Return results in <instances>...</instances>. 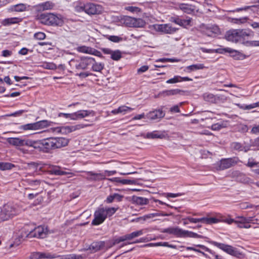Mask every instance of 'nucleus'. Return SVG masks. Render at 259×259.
Instances as JSON below:
<instances>
[{
    "mask_svg": "<svg viewBox=\"0 0 259 259\" xmlns=\"http://www.w3.org/2000/svg\"><path fill=\"white\" fill-rule=\"evenodd\" d=\"M69 140L63 137H50L38 140H33V148L39 152L49 153L56 149L68 145Z\"/></svg>",
    "mask_w": 259,
    "mask_h": 259,
    "instance_id": "1",
    "label": "nucleus"
},
{
    "mask_svg": "<svg viewBox=\"0 0 259 259\" xmlns=\"http://www.w3.org/2000/svg\"><path fill=\"white\" fill-rule=\"evenodd\" d=\"M36 20L40 23L48 26H59L62 24L61 19L54 13H39L35 16Z\"/></svg>",
    "mask_w": 259,
    "mask_h": 259,
    "instance_id": "2",
    "label": "nucleus"
},
{
    "mask_svg": "<svg viewBox=\"0 0 259 259\" xmlns=\"http://www.w3.org/2000/svg\"><path fill=\"white\" fill-rule=\"evenodd\" d=\"M162 233H168L169 234L174 235L178 237H192V238H202V237L197 233L184 230L179 227H169L163 229L161 231Z\"/></svg>",
    "mask_w": 259,
    "mask_h": 259,
    "instance_id": "3",
    "label": "nucleus"
},
{
    "mask_svg": "<svg viewBox=\"0 0 259 259\" xmlns=\"http://www.w3.org/2000/svg\"><path fill=\"white\" fill-rule=\"evenodd\" d=\"M75 10L78 12L84 11L89 15H96L101 14L103 10L101 6L89 3L76 6Z\"/></svg>",
    "mask_w": 259,
    "mask_h": 259,
    "instance_id": "4",
    "label": "nucleus"
},
{
    "mask_svg": "<svg viewBox=\"0 0 259 259\" xmlns=\"http://www.w3.org/2000/svg\"><path fill=\"white\" fill-rule=\"evenodd\" d=\"M7 143L17 148L26 146L33 148V140L25 137L8 138L6 139Z\"/></svg>",
    "mask_w": 259,
    "mask_h": 259,
    "instance_id": "5",
    "label": "nucleus"
},
{
    "mask_svg": "<svg viewBox=\"0 0 259 259\" xmlns=\"http://www.w3.org/2000/svg\"><path fill=\"white\" fill-rule=\"evenodd\" d=\"M53 232L50 231L48 227L46 226H39L35 227L33 230L30 231L28 234H26V237L37 238H45L49 234L53 233Z\"/></svg>",
    "mask_w": 259,
    "mask_h": 259,
    "instance_id": "6",
    "label": "nucleus"
},
{
    "mask_svg": "<svg viewBox=\"0 0 259 259\" xmlns=\"http://www.w3.org/2000/svg\"><path fill=\"white\" fill-rule=\"evenodd\" d=\"M17 213L18 211L14 206L5 204L0 210V223L9 220Z\"/></svg>",
    "mask_w": 259,
    "mask_h": 259,
    "instance_id": "7",
    "label": "nucleus"
},
{
    "mask_svg": "<svg viewBox=\"0 0 259 259\" xmlns=\"http://www.w3.org/2000/svg\"><path fill=\"white\" fill-rule=\"evenodd\" d=\"M239 161L237 157L223 158L216 164L215 168L218 170H223L236 165Z\"/></svg>",
    "mask_w": 259,
    "mask_h": 259,
    "instance_id": "8",
    "label": "nucleus"
},
{
    "mask_svg": "<svg viewBox=\"0 0 259 259\" xmlns=\"http://www.w3.org/2000/svg\"><path fill=\"white\" fill-rule=\"evenodd\" d=\"M213 244L233 256L239 258L242 255V253L241 252L232 246L217 242H213Z\"/></svg>",
    "mask_w": 259,
    "mask_h": 259,
    "instance_id": "9",
    "label": "nucleus"
},
{
    "mask_svg": "<svg viewBox=\"0 0 259 259\" xmlns=\"http://www.w3.org/2000/svg\"><path fill=\"white\" fill-rule=\"evenodd\" d=\"M122 20L126 26L130 27L143 28L146 25L145 21L143 19L127 16H124Z\"/></svg>",
    "mask_w": 259,
    "mask_h": 259,
    "instance_id": "10",
    "label": "nucleus"
},
{
    "mask_svg": "<svg viewBox=\"0 0 259 259\" xmlns=\"http://www.w3.org/2000/svg\"><path fill=\"white\" fill-rule=\"evenodd\" d=\"M153 27L155 30L165 34H173L179 29L172 27L169 24H154Z\"/></svg>",
    "mask_w": 259,
    "mask_h": 259,
    "instance_id": "11",
    "label": "nucleus"
},
{
    "mask_svg": "<svg viewBox=\"0 0 259 259\" xmlns=\"http://www.w3.org/2000/svg\"><path fill=\"white\" fill-rule=\"evenodd\" d=\"M163 107L164 106H162L159 109L150 111L146 114V118L151 120H158V121H159L165 115V112L163 110Z\"/></svg>",
    "mask_w": 259,
    "mask_h": 259,
    "instance_id": "12",
    "label": "nucleus"
},
{
    "mask_svg": "<svg viewBox=\"0 0 259 259\" xmlns=\"http://www.w3.org/2000/svg\"><path fill=\"white\" fill-rule=\"evenodd\" d=\"M104 208H99L94 213V219L92 221L93 225H99L102 224L106 219Z\"/></svg>",
    "mask_w": 259,
    "mask_h": 259,
    "instance_id": "13",
    "label": "nucleus"
},
{
    "mask_svg": "<svg viewBox=\"0 0 259 259\" xmlns=\"http://www.w3.org/2000/svg\"><path fill=\"white\" fill-rule=\"evenodd\" d=\"M94 61V58L92 57H81L80 61L75 64V68L77 69L84 70L87 68L88 66L91 65L92 63Z\"/></svg>",
    "mask_w": 259,
    "mask_h": 259,
    "instance_id": "14",
    "label": "nucleus"
},
{
    "mask_svg": "<svg viewBox=\"0 0 259 259\" xmlns=\"http://www.w3.org/2000/svg\"><path fill=\"white\" fill-rule=\"evenodd\" d=\"M225 37L230 41L234 42H240L238 29H231L226 32Z\"/></svg>",
    "mask_w": 259,
    "mask_h": 259,
    "instance_id": "15",
    "label": "nucleus"
},
{
    "mask_svg": "<svg viewBox=\"0 0 259 259\" xmlns=\"http://www.w3.org/2000/svg\"><path fill=\"white\" fill-rule=\"evenodd\" d=\"M171 22L182 26L184 28H187L188 26H191V18L188 19H181L179 17H172L171 18Z\"/></svg>",
    "mask_w": 259,
    "mask_h": 259,
    "instance_id": "16",
    "label": "nucleus"
},
{
    "mask_svg": "<svg viewBox=\"0 0 259 259\" xmlns=\"http://www.w3.org/2000/svg\"><path fill=\"white\" fill-rule=\"evenodd\" d=\"M104 241H97L93 242L85 250H91L92 252H97L103 248L105 246Z\"/></svg>",
    "mask_w": 259,
    "mask_h": 259,
    "instance_id": "17",
    "label": "nucleus"
},
{
    "mask_svg": "<svg viewBox=\"0 0 259 259\" xmlns=\"http://www.w3.org/2000/svg\"><path fill=\"white\" fill-rule=\"evenodd\" d=\"M233 177L238 182L242 183H248L249 182V178L247 177L245 174L240 172L239 171L236 170L232 172Z\"/></svg>",
    "mask_w": 259,
    "mask_h": 259,
    "instance_id": "18",
    "label": "nucleus"
},
{
    "mask_svg": "<svg viewBox=\"0 0 259 259\" xmlns=\"http://www.w3.org/2000/svg\"><path fill=\"white\" fill-rule=\"evenodd\" d=\"M143 136L144 138L152 139H162L165 137L164 134L163 133L157 131L147 133L146 135H143Z\"/></svg>",
    "mask_w": 259,
    "mask_h": 259,
    "instance_id": "19",
    "label": "nucleus"
},
{
    "mask_svg": "<svg viewBox=\"0 0 259 259\" xmlns=\"http://www.w3.org/2000/svg\"><path fill=\"white\" fill-rule=\"evenodd\" d=\"M50 130L53 133H62L63 134H67L72 132L71 126L53 127L51 128Z\"/></svg>",
    "mask_w": 259,
    "mask_h": 259,
    "instance_id": "20",
    "label": "nucleus"
},
{
    "mask_svg": "<svg viewBox=\"0 0 259 259\" xmlns=\"http://www.w3.org/2000/svg\"><path fill=\"white\" fill-rule=\"evenodd\" d=\"M240 42L245 39V37H252L254 36V32L250 29H238Z\"/></svg>",
    "mask_w": 259,
    "mask_h": 259,
    "instance_id": "21",
    "label": "nucleus"
},
{
    "mask_svg": "<svg viewBox=\"0 0 259 259\" xmlns=\"http://www.w3.org/2000/svg\"><path fill=\"white\" fill-rule=\"evenodd\" d=\"M87 174L90 178L88 179L91 181H99L105 179V175L101 173H95L93 171H88Z\"/></svg>",
    "mask_w": 259,
    "mask_h": 259,
    "instance_id": "22",
    "label": "nucleus"
},
{
    "mask_svg": "<svg viewBox=\"0 0 259 259\" xmlns=\"http://www.w3.org/2000/svg\"><path fill=\"white\" fill-rule=\"evenodd\" d=\"M193 79L188 77H181L180 76H175L172 78L167 80V83H175L181 81H192Z\"/></svg>",
    "mask_w": 259,
    "mask_h": 259,
    "instance_id": "23",
    "label": "nucleus"
},
{
    "mask_svg": "<svg viewBox=\"0 0 259 259\" xmlns=\"http://www.w3.org/2000/svg\"><path fill=\"white\" fill-rule=\"evenodd\" d=\"M92 111L90 110H79L77 112L73 113L74 118L73 120H78L82 119L89 116Z\"/></svg>",
    "mask_w": 259,
    "mask_h": 259,
    "instance_id": "24",
    "label": "nucleus"
},
{
    "mask_svg": "<svg viewBox=\"0 0 259 259\" xmlns=\"http://www.w3.org/2000/svg\"><path fill=\"white\" fill-rule=\"evenodd\" d=\"M179 8L181 10L187 14H191L194 12L195 10V7L194 6L187 4H180Z\"/></svg>",
    "mask_w": 259,
    "mask_h": 259,
    "instance_id": "25",
    "label": "nucleus"
},
{
    "mask_svg": "<svg viewBox=\"0 0 259 259\" xmlns=\"http://www.w3.org/2000/svg\"><path fill=\"white\" fill-rule=\"evenodd\" d=\"M55 5L52 2L47 1L45 3H41L37 6L39 10L45 11L50 10L54 8Z\"/></svg>",
    "mask_w": 259,
    "mask_h": 259,
    "instance_id": "26",
    "label": "nucleus"
},
{
    "mask_svg": "<svg viewBox=\"0 0 259 259\" xmlns=\"http://www.w3.org/2000/svg\"><path fill=\"white\" fill-rule=\"evenodd\" d=\"M198 223L206 224H212L219 222V220L215 218H201L197 219Z\"/></svg>",
    "mask_w": 259,
    "mask_h": 259,
    "instance_id": "27",
    "label": "nucleus"
},
{
    "mask_svg": "<svg viewBox=\"0 0 259 259\" xmlns=\"http://www.w3.org/2000/svg\"><path fill=\"white\" fill-rule=\"evenodd\" d=\"M254 221L253 218L251 217H244L243 216L237 217V220L235 221V224L238 225L253 223Z\"/></svg>",
    "mask_w": 259,
    "mask_h": 259,
    "instance_id": "28",
    "label": "nucleus"
},
{
    "mask_svg": "<svg viewBox=\"0 0 259 259\" xmlns=\"http://www.w3.org/2000/svg\"><path fill=\"white\" fill-rule=\"evenodd\" d=\"M132 201L133 203L139 205L147 204L149 202V200L147 198L136 196H133L132 197Z\"/></svg>",
    "mask_w": 259,
    "mask_h": 259,
    "instance_id": "29",
    "label": "nucleus"
},
{
    "mask_svg": "<svg viewBox=\"0 0 259 259\" xmlns=\"http://www.w3.org/2000/svg\"><path fill=\"white\" fill-rule=\"evenodd\" d=\"M53 122L47 120H43L35 122L36 130L51 126Z\"/></svg>",
    "mask_w": 259,
    "mask_h": 259,
    "instance_id": "30",
    "label": "nucleus"
},
{
    "mask_svg": "<svg viewBox=\"0 0 259 259\" xmlns=\"http://www.w3.org/2000/svg\"><path fill=\"white\" fill-rule=\"evenodd\" d=\"M134 109L126 106H122L118 107V108L113 110L111 112L114 114H118L123 113L125 114L126 112L132 111Z\"/></svg>",
    "mask_w": 259,
    "mask_h": 259,
    "instance_id": "31",
    "label": "nucleus"
},
{
    "mask_svg": "<svg viewBox=\"0 0 259 259\" xmlns=\"http://www.w3.org/2000/svg\"><path fill=\"white\" fill-rule=\"evenodd\" d=\"M172 213H164L160 211H158L155 213H149L147 215H146L144 217V220H146V219H150L156 217H164V216H170L172 215Z\"/></svg>",
    "mask_w": 259,
    "mask_h": 259,
    "instance_id": "32",
    "label": "nucleus"
},
{
    "mask_svg": "<svg viewBox=\"0 0 259 259\" xmlns=\"http://www.w3.org/2000/svg\"><path fill=\"white\" fill-rule=\"evenodd\" d=\"M92 70L94 71L101 72L104 68V64L102 63H98L94 59V61L92 63Z\"/></svg>",
    "mask_w": 259,
    "mask_h": 259,
    "instance_id": "33",
    "label": "nucleus"
},
{
    "mask_svg": "<svg viewBox=\"0 0 259 259\" xmlns=\"http://www.w3.org/2000/svg\"><path fill=\"white\" fill-rule=\"evenodd\" d=\"M204 68L205 66L203 64H193L187 66L185 71H187L188 72H190L197 70L203 69Z\"/></svg>",
    "mask_w": 259,
    "mask_h": 259,
    "instance_id": "34",
    "label": "nucleus"
},
{
    "mask_svg": "<svg viewBox=\"0 0 259 259\" xmlns=\"http://www.w3.org/2000/svg\"><path fill=\"white\" fill-rule=\"evenodd\" d=\"M184 92L182 90H181L180 89H173V90H165L162 92V94L165 95V96H171V95H175L177 94H180L182 93H184Z\"/></svg>",
    "mask_w": 259,
    "mask_h": 259,
    "instance_id": "35",
    "label": "nucleus"
},
{
    "mask_svg": "<svg viewBox=\"0 0 259 259\" xmlns=\"http://www.w3.org/2000/svg\"><path fill=\"white\" fill-rule=\"evenodd\" d=\"M143 234V230H141L139 231L133 232L132 233L126 234L125 239L127 240H131L136 237H139Z\"/></svg>",
    "mask_w": 259,
    "mask_h": 259,
    "instance_id": "36",
    "label": "nucleus"
},
{
    "mask_svg": "<svg viewBox=\"0 0 259 259\" xmlns=\"http://www.w3.org/2000/svg\"><path fill=\"white\" fill-rule=\"evenodd\" d=\"M18 18L16 17L7 18L3 20L2 24L4 26H9L18 22Z\"/></svg>",
    "mask_w": 259,
    "mask_h": 259,
    "instance_id": "37",
    "label": "nucleus"
},
{
    "mask_svg": "<svg viewBox=\"0 0 259 259\" xmlns=\"http://www.w3.org/2000/svg\"><path fill=\"white\" fill-rule=\"evenodd\" d=\"M50 173L53 175H55L56 176H62L65 175L67 174L66 171H64L61 169L60 167L55 166L53 167L50 170Z\"/></svg>",
    "mask_w": 259,
    "mask_h": 259,
    "instance_id": "38",
    "label": "nucleus"
},
{
    "mask_svg": "<svg viewBox=\"0 0 259 259\" xmlns=\"http://www.w3.org/2000/svg\"><path fill=\"white\" fill-rule=\"evenodd\" d=\"M15 167V165L10 162H0V170H10Z\"/></svg>",
    "mask_w": 259,
    "mask_h": 259,
    "instance_id": "39",
    "label": "nucleus"
},
{
    "mask_svg": "<svg viewBox=\"0 0 259 259\" xmlns=\"http://www.w3.org/2000/svg\"><path fill=\"white\" fill-rule=\"evenodd\" d=\"M26 9V6L24 4H19L14 6H13L11 8V10L12 11H16V12H22L25 11Z\"/></svg>",
    "mask_w": 259,
    "mask_h": 259,
    "instance_id": "40",
    "label": "nucleus"
},
{
    "mask_svg": "<svg viewBox=\"0 0 259 259\" xmlns=\"http://www.w3.org/2000/svg\"><path fill=\"white\" fill-rule=\"evenodd\" d=\"M248 20H249L248 17H244L240 18H231V22L233 23L240 24L245 23Z\"/></svg>",
    "mask_w": 259,
    "mask_h": 259,
    "instance_id": "41",
    "label": "nucleus"
},
{
    "mask_svg": "<svg viewBox=\"0 0 259 259\" xmlns=\"http://www.w3.org/2000/svg\"><path fill=\"white\" fill-rule=\"evenodd\" d=\"M203 98L205 101L210 103H214L216 100L215 96L213 94L210 93L204 94L203 95Z\"/></svg>",
    "mask_w": 259,
    "mask_h": 259,
    "instance_id": "42",
    "label": "nucleus"
},
{
    "mask_svg": "<svg viewBox=\"0 0 259 259\" xmlns=\"http://www.w3.org/2000/svg\"><path fill=\"white\" fill-rule=\"evenodd\" d=\"M147 246H164V247H168L172 248H176V246L175 245L169 244L167 242H158L155 244L153 243H149L147 245Z\"/></svg>",
    "mask_w": 259,
    "mask_h": 259,
    "instance_id": "43",
    "label": "nucleus"
},
{
    "mask_svg": "<svg viewBox=\"0 0 259 259\" xmlns=\"http://www.w3.org/2000/svg\"><path fill=\"white\" fill-rule=\"evenodd\" d=\"M121 57V53L119 50L113 51L111 55V59L115 61L119 60Z\"/></svg>",
    "mask_w": 259,
    "mask_h": 259,
    "instance_id": "44",
    "label": "nucleus"
},
{
    "mask_svg": "<svg viewBox=\"0 0 259 259\" xmlns=\"http://www.w3.org/2000/svg\"><path fill=\"white\" fill-rule=\"evenodd\" d=\"M21 129L23 130L24 131L36 130L35 122L22 125L21 126Z\"/></svg>",
    "mask_w": 259,
    "mask_h": 259,
    "instance_id": "45",
    "label": "nucleus"
},
{
    "mask_svg": "<svg viewBox=\"0 0 259 259\" xmlns=\"http://www.w3.org/2000/svg\"><path fill=\"white\" fill-rule=\"evenodd\" d=\"M117 209V208L115 207L105 208L104 211L105 212L106 217L112 215L114 213H115Z\"/></svg>",
    "mask_w": 259,
    "mask_h": 259,
    "instance_id": "46",
    "label": "nucleus"
},
{
    "mask_svg": "<svg viewBox=\"0 0 259 259\" xmlns=\"http://www.w3.org/2000/svg\"><path fill=\"white\" fill-rule=\"evenodd\" d=\"M76 50L79 52L90 54L91 50V47L83 46L77 47Z\"/></svg>",
    "mask_w": 259,
    "mask_h": 259,
    "instance_id": "47",
    "label": "nucleus"
},
{
    "mask_svg": "<svg viewBox=\"0 0 259 259\" xmlns=\"http://www.w3.org/2000/svg\"><path fill=\"white\" fill-rule=\"evenodd\" d=\"M219 31V28L218 27H213L212 28L208 29L207 30L205 34L208 36H211L213 33L217 34Z\"/></svg>",
    "mask_w": 259,
    "mask_h": 259,
    "instance_id": "48",
    "label": "nucleus"
},
{
    "mask_svg": "<svg viewBox=\"0 0 259 259\" xmlns=\"http://www.w3.org/2000/svg\"><path fill=\"white\" fill-rule=\"evenodd\" d=\"M257 3L258 4V5H253V6H245V7H242V8H237L236 9L232 11V12H240V11H246V10H248V9H250L251 8H252V7H259V0H258Z\"/></svg>",
    "mask_w": 259,
    "mask_h": 259,
    "instance_id": "49",
    "label": "nucleus"
},
{
    "mask_svg": "<svg viewBox=\"0 0 259 259\" xmlns=\"http://www.w3.org/2000/svg\"><path fill=\"white\" fill-rule=\"evenodd\" d=\"M127 240L125 239V235L119 237L117 238L113 239L112 240V245H115L117 244H118L121 242H123L124 241Z\"/></svg>",
    "mask_w": 259,
    "mask_h": 259,
    "instance_id": "50",
    "label": "nucleus"
},
{
    "mask_svg": "<svg viewBox=\"0 0 259 259\" xmlns=\"http://www.w3.org/2000/svg\"><path fill=\"white\" fill-rule=\"evenodd\" d=\"M180 61V60L175 59V58H161L156 60V62H178Z\"/></svg>",
    "mask_w": 259,
    "mask_h": 259,
    "instance_id": "51",
    "label": "nucleus"
},
{
    "mask_svg": "<svg viewBox=\"0 0 259 259\" xmlns=\"http://www.w3.org/2000/svg\"><path fill=\"white\" fill-rule=\"evenodd\" d=\"M136 181L135 180L121 179V181H120V183L123 185H133L136 184Z\"/></svg>",
    "mask_w": 259,
    "mask_h": 259,
    "instance_id": "52",
    "label": "nucleus"
},
{
    "mask_svg": "<svg viewBox=\"0 0 259 259\" xmlns=\"http://www.w3.org/2000/svg\"><path fill=\"white\" fill-rule=\"evenodd\" d=\"M44 68L47 69L55 70L57 67L54 63H47L44 65Z\"/></svg>",
    "mask_w": 259,
    "mask_h": 259,
    "instance_id": "53",
    "label": "nucleus"
},
{
    "mask_svg": "<svg viewBox=\"0 0 259 259\" xmlns=\"http://www.w3.org/2000/svg\"><path fill=\"white\" fill-rule=\"evenodd\" d=\"M232 147L234 150L238 151H242L244 148L240 143L237 142L233 143L232 144Z\"/></svg>",
    "mask_w": 259,
    "mask_h": 259,
    "instance_id": "54",
    "label": "nucleus"
},
{
    "mask_svg": "<svg viewBox=\"0 0 259 259\" xmlns=\"http://www.w3.org/2000/svg\"><path fill=\"white\" fill-rule=\"evenodd\" d=\"M74 114L73 113H60L58 114V117H63L65 118H69L70 119L73 120L74 118Z\"/></svg>",
    "mask_w": 259,
    "mask_h": 259,
    "instance_id": "55",
    "label": "nucleus"
},
{
    "mask_svg": "<svg viewBox=\"0 0 259 259\" xmlns=\"http://www.w3.org/2000/svg\"><path fill=\"white\" fill-rule=\"evenodd\" d=\"M34 37L36 39L42 40L45 38L46 34L44 32H38L34 34Z\"/></svg>",
    "mask_w": 259,
    "mask_h": 259,
    "instance_id": "56",
    "label": "nucleus"
},
{
    "mask_svg": "<svg viewBox=\"0 0 259 259\" xmlns=\"http://www.w3.org/2000/svg\"><path fill=\"white\" fill-rule=\"evenodd\" d=\"M40 182L39 180H29L28 184L29 186L34 188L35 187L39 186L40 185Z\"/></svg>",
    "mask_w": 259,
    "mask_h": 259,
    "instance_id": "57",
    "label": "nucleus"
},
{
    "mask_svg": "<svg viewBox=\"0 0 259 259\" xmlns=\"http://www.w3.org/2000/svg\"><path fill=\"white\" fill-rule=\"evenodd\" d=\"M229 48H220L217 49H213L214 53H219V54H225L226 53H228Z\"/></svg>",
    "mask_w": 259,
    "mask_h": 259,
    "instance_id": "58",
    "label": "nucleus"
},
{
    "mask_svg": "<svg viewBox=\"0 0 259 259\" xmlns=\"http://www.w3.org/2000/svg\"><path fill=\"white\" fill-rule=\"evenodd\" d=\"M245 44L247 46L250 47H257L259 46V41L253 40V41H246Z\"/></svg>",
    "mask_w": 259,
    "mask_h": 259,
    "instance_id": "59",
    "label": "nucleus"
},
{
    "mask_svg": "<svg viewBox=\"0 0 259 259\" xmlns=\"http://www.w3.org/2000/svg\"><path fill=\"white\" fill-rule=\"evenodd\" d=\"M90 54L94 55L100 58H103V55H102L100 51L92 48H91Z\"/></svg>",
    "mask_w": 259,
    "mask_h": 259,
    "instance_id": "60",
    "label": "nucleus"
},
{
    "mask_svg": "<svg viewBox=\"0 0 259 259\" xmlns=\"http://www.w3.org/2000/svg\"><path fill=\"white\" fill-rule=\"evenodd\" d=\"M65 259H83V257L81 255L72 254L67 255Z\"/></svg>",
    "mask_w": 259,
    "mask_h": 259,
    "instance_id": "61",
    "label": "nucleus"
},
{
    "mask_svg": "<svg viewBox=\"0 0 259 259\" xmlns=\"http://www.w3.org/2000/svg\"><path fill=\"white\" fill-rule=\"evenodd\" d=\"M224 126L222 124L217 123L213 124L211 125V128L213 131H218L223 128Z\"/></svg>",
    "mask_w": 259,
    "mask_h": 259,
    "instance_id": "62",
    "label": "nucleus"
},
{
    "mask_svg": "<svg viewBox=\"0 0 259 259\" xmlns=\"http://www.w3.org/2000/svg\"><path fill=\"white\" fill-rule=\"evenodd\" d=\"M126 10L131 12H139L141 11V9L136 7H133V6H130L127 7Z\"/></svg>",
    "mask_w": 259,
    "mask_h": 259,
    "instance_id": "63",
    "label": "nucleus"
},
{
    "mask_svg": "<svg viewBox=\"0 0 259 259\" xmlns=\"http://www.w3.org/2000/svg\"><path fill=\"white\" fill-rule=\"evenodd\" d=\"M30 259H40V252H34L31 253L30 256Z\"/></svg>",
    "mask_w": 259,
    "mask_h": 259,
    "instance_id": "64",
    "label": "nucleus"
}]
</instances>
